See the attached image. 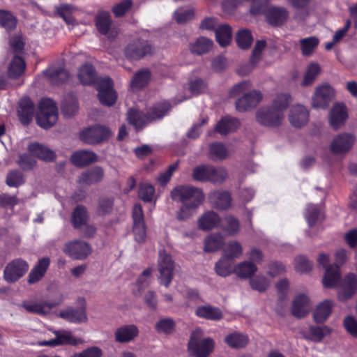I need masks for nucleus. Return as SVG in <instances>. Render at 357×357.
Masks as SVG:
<instances>
[{"label":"nucleus","instance_id":"f257e3e1","mask_svg":"<svg viewBox=\"0 0 357 357\" xmlns=\"http://www.w3.org/2000/svg\"><path fill=\"white\" fill-rule=\"evenodd\" d=\"M317 261L326 270L323 278L324 286L326 288L341 287L338 293L340 300H347L351 298L357 289L356 276L353 273H349L343 280H341L339 267L336 264L328 265L329 256L324 253L319 255Z\"/></svg>","mask_w":357,"mask_h":357},{"label":"nucleus","instance_id":"f03ea898","mask_svg":"<svg viewBox=\"0 0 357 357\" xmlns=\"http://www.w3.org/2000/svg\"><path fill=\"white\" fill-rule=\"evenodd\" d=\"M77 76L83 85L97 84L98 98L102 105L111 106L115 103L117 96L113 89L112 80L109 77L98 79L96 69L89 63L80 67Z\"/></svg>","mask_w":357,"mask_h":357},{"label":"nucleus","instance_id":"7ed1b4c3","mask_svg":"<svg viewBox=\"0 0 357 357\" xmlns=\"http://www.w3.org/2000/svg\"><path fill=\"white\" fill-rule=\"evenodd\" d=\"M291 101L288 93L278 94L273 100L271 106L261 107L256 113L257 121L264 126L277 127L282 124L284 118V111Z\"/></svg>","mask_w":357,"mask_h":357},{"label":"nucleus","instance_id":"20e7f679","mask_svg":"<svg viewBox=\"0 0 357 357\" xmlns=\"http://www.w3.org/2000/svg\"><path fill=\"white\" fill-rule=\"evenodd\" d=\"M170 105L165 101L153 105L144 115L135 108H130L127 113V119L137 130L145 126L149 121L162 119L170 110Z\"/></svg>","mask_w":357,"mask_h":357},{"label":"nucleus","instance_id":"39448f33","mask_svg":"<svg viewBox=\"0 0 357 357\" xmlns=\"http://www.w3.org/2000/svg\"><path fill=\"white\" fill-rule=\"evenodd\" d=\"M171 197L174 200L199 208L204 200V195L201 188L192 185H179L172 190Z\"/></svg>","mask_w":357,"mask_h":357},{"label":"nucleus","instance_id":"423d86ee","mask_svg":"<svg viewBox=\"0 0 357 357\" xmlns=\"http://www.w3.org/2000/svg\"><path fill=\"white\" fill-rule=\"evenodd\" d=\"M203 331L200 328L193 331L188 342V350L195 357H208L213 351L214 342L208 337L202 339Z\"/></svg>","mask_w":357,"mask_h":357},{"label":"nucleus","instance_id":"0eeeda50","mask_svg":"<svg viewBox=\"0 0 357 357\" xmlns=\"http://www.w3.org/2000/svg\"><path fill=\"white\" fill-rule=\"evenodd\" d=\"M40 112L36 116L39 126L47 129L54 126L58 118L57 109L54 102L50 98L41 100L39 103Z\"/></svg>","mask_w":357,"mask_h":357},{"label":"nucleus","instance_id":"6e6552de","mask_svg":"<svg viewBox=\"0 0 357 357\" xmlns=\"http://www.w3.org/2000/svg\"><path fill=\"white\" fill-rule=\"evenodd\" d=\"M132 233L136 242L139 244L145 243L146 238V227L144 222L142 207L136 204L132 208Z\"/></svg>","mask_w":357,"mask_h":357},{"label":"nucleus","instance_id":"1a4fd4ad","mask_svg":"<svg viewBox=\"0 0 357 357\" xmlns=\"http://www.w3.org/2000/svg\"><path fill=\"white\" fill-rule=\"evenodd\" d=\"M28 263L22 259H15L5 267L3 278L8 283H14L21 278L29 270Z\"/></svg>","mask_w":357,"mask_h":357},{"label":"nucleus","instance_id":"9d476101","mask_svg":"<svg viewBox=\"0 0 357 357\" xmlns=\"http://www.w3.org/2000/svg\"><path fill=\"white\" fill-rule=\"evenodd\" d=\"M63 252L73 259L84 260L91 254L92 248L85 241L75 240L66 243Z\"/></svg>","mask_w":357,"mask_h":357},{"label":"nucleus","instance_id":"9b49d317","mask_svg":"<svg viewBox=\"0 0 357 357\" xmlns=\"http://www.w3.org/2000/svg\"><path fill=\"white\" fill-rule=\"evenodd\" d=\"M111 135V130L106 127L96 126L88 128L79 134V138L88 144H96L107 139Z\"/></svg>","mask_w":357,"mask_h":357},{"label":"nucleus","instance_id":"f8f14e48","mask_svg":"<svg viewBox=\"0 0 357 357\" xmlns=\"http://www.w3.org/2000/svg\"><path fill=\"white\" fill-rule=\"evenodd\" d=\"M174 268V262L170 255L165 250H160L158 257L160 279L161 284L167 287L172 282Z\"/></svg>","mask_w":357,"mask_h":357},{"label":"nucleus","instance_id":"ddd939ff","mask_svg":"<svg viewBox=\"0 0 357 357\" xmlns=\"http://www.w3.org/2000/svg\"><path fill=\"white\" fill-rule=\"evenodd\" d=\"M334 96L333 88L328 84L317 86L312 96V105L315 109H326Z\"/></svg>","mask_w":357,"mask_h":357},{"label":"nucleus","instance_id":"4468645a","mask_svg":"<svg viewBox=\"0 0 357 357\" xmlns=\"http://www.w3.org/2000/svg\"><path fill=\"white\" fill-rule=\"evenodd\" d=\"M59 303L60 301L26 300L22 301L21 306L29 313L45 316Z\"/></svg>","mask_w":357,"mask_h":357},{"label":"nucleus","instance_id":"2eb2a0df","mask_svg":"<svg viewBox=\"0 0 357 357\" xmlns=\"http://www.w3.org/2000/svg\"><path fill=\"white\" fill-rule=\"evenodd\" d=\"M152 47L145 40H136L130 43L124 50V54L130 60H138L151 53Z\"/></svg>","mask_w":357,"mask_h":357},{"label":"nucleus","instance_id":"dca6fc26","mask_svg":"<svg viewBox=\"0 0 357 357\" xmlns=\"http://www.w3.org/2000/svg\"><path fill=\"white\" fill-rule=\"evenodd\" d=\"M95 24L100 33L107 36L109 38L116 36L117 33L112 28V20L108 12L99 11L96 16Z\"/></svg>","mask_w":357,"mask_h":357},{"label":"nucleus","instance_id":"f3484780","mask_svg":"<svg viewBox=\"0 0 357 357\" xmlns=\"http://www.w3.org/2000/svg\"><path fill=\"white\" fill-rule=\"evenodd\" d=\"M288 117L292 126L302 128L308 122L309 112L305 106L298 104L291 107Z\"/></svg>","mask_w":357,"mask_h":357},{"label":"nucleus","instance_id":"a211bd4d","mask_svg":"<svg viewBox=\"0 0 357 357\" xmlns=\"http://www.w3.org/2000/svg\"><path fill=\"white\" fill-rule=\"evenodd\" d=\"M55 338L48 341H43L39 342L40 346L55 347L61 344L77 345L80 340L74 337L69 331H54Z\"/></svg>","mask_w":357,"mask_h":357},{"label":"nucleus","instance_id":"6ab92c4d","mask_svg":"<svg viewBox=\"0 0 357 357\" xmlns=\"http://www.w3.org/2000/svg\"><path fill=\"white\" fill-rule=\"evenodd\" d=\"M261 98L262 96L258 91L246 93L236 101V108L238 112H246L255 107Z\"/></svg>","mask_w":357,"mask_h":357},{"label":"nucleus","instance_id":"aec40b11","mask_svg":"<svg viewBox=\"0 0 357 357\" xmlns=\"http://www.w3.org/2000/svg\"><path fill=\"white\" fill-rule=\"evenodd\" d=\"M139 333L137 326L135 324L123 325L114 332V340L119 343H128L133 341Z\"/></svg>","mask_w":357,"mask_h":357},{"label":"nucleus","instance_id":"412c9836","mask_svg":"<svg viewBox=\"0 0 357 357\" xmlns=\"http://www.w3.org/2000/svg\"><path fill=\"white\" fill-rule=\"evenodd\" d=\"M348 117L347 109L344 104L336 103L331 109L329 122L331 126L337 130L345 122Z\"/></svg>","mask_w":357,"mask_h":357},{"label":"nucleus","instance_id":"4be33fe9","mask_svg":"<svg viewBox=\"0 0 357 357\" xmlns=\"http://www.w3.org/2000/svg\"><path fill=\"white\" fill-rule=\"evenodd\" d=\"M59 316L68 321L74 324L84 323L88 320L85 305H82L77 308L72 307H68L67 309L61 311Z\"/></svg>","mask_w":357,"mask_h":357},{"label":"nucleus","instance_id":"5701e85b","mask_svg":"<svg viewBox=\"0 0 357 357\" xmlns=\"http://www.w3.org/2000/svg\"><path fill=\"white\" fill-rule=\"evenodd\" d=\"M354 142V137L350 134H340L331 142V150L336 154H342L347 152Z\"/></svg>","mask_w":357,"mask_h":357},{"label":"nucleus","instance_id":"b1692460","mask_svg":"<svg viewBox=\"0 0 357 357\" xmlns=\"http://www.w3.org/2000/svg\"><path fill=\"white\" fill-rule=\"evenodd\" d=\"M98 160L97 155L89 150H78L70 156V162L77 167L88 166Z\"/></svg>","mask_w":357,"mask_h":357},{"label":"nucleus","instance_id":"393cba45","mask_svg":"<svg viewBox=\"0 0 357 357\" xmlns=\"http://www.w3.org/2000/svg\"><path fill=\"white\" fill-rule=\"evenodd\" d=\"M50 264V259L49 257L40 259L29 274L27 279L28 283L33 284L40 281L45 275Z\"/></svg>","mask_w":357,"mask_h":357},{"label":"nucleus","instance_id":"a878e982","mask_svg":"<svg viewBox=\"0 0 357 357\" xmlns=\"http://www.w3.org/2000/svg\"><path fill=\"white\" fill-rule=\"evenodd\" d=\"M28 151L34 158L46 162L53 161L56 158V154L53 151L37 142L31 143L28 146Z\"/></svg>","mask_w":357,"mask_h":357},{"label":"nucleus","instance_id":"bb28decb","mask_svg":"<svg viewBox=\"0 0 357 357\" xmlns=\"http://www.w3.org/2000/svg\"><path fill=\"white\" fill-rule=\"evenodd\" d=\"M266 43L264 40H258L252 50V54L250 57V63L247 66L242 67L238 73L241 75L248 74L256 66L257 62L261 59V53L265 49Z\"/></svg>","mask_w":357,"mask_h":357},{"label":"nucleus","instance_id":"cd10ccee","mask_svg":"<svg viewBox=\"0 0 357 357\" xmlns=\"http://www.w3.org/2000/svg\"><path fill=\"white\" fill-rule=\"evenodd\" d=\"M33 104L29 98H23L20 100L17 114L20 121L26 125L30 123L33 116Z\"/></svg>","mask_w":357,"mask_h":357},{"label":"nucleus","instance_id":"c85d7f7f","mask_svg":"<svg viewBox=\"0 0 357 357\" xmlns=\"http://www.w3.org/2000/svg\"><path fill=\"white\" fill-rule=\"evenodd\" d=\"M195 313L199 318L212 321H218L222 317L221 310L218 307L211 305L198 306Z\"/></svg>","mask_w":357,"mask_h":357},{"label":"nucleus","instance_id":"c756f323","mask_svg":"<svg viewBox=\"0 0 357 357\" xmlns=\"http://www.w3.org/2000/svg\"><path fill=\"white\" fill-rule=\"evenodd\" d=\"M309 312V299L305 294H299L295 297L291 312L298 318L304 317Z\"/></svg>","mask_w":357,"mask_h":357},{"label":"nucleus","instance_id":"7c9ffc66","mask_svg":"<svg viewBox=\"0 0 357 357\" xmlns=\"http://www.w3.org/2000/svg\"><path fill=\"white\" fill-rule=\"evenodd\" d=\"M220 223V217L211 211L204 213L198 220V226L203 231L211 230L218 227Z\"/></svg>","mask_w":357,"mask_h":357},{"label":"nucleus","instance_id":"2f4dec72","mask_svg":"<svg viewBox=\"0 0 357 357\" xmlns=\"http://www.w3.org/2000/svg\"><path fill=\"white\" fill-rule=\"evenodd\" d=\"M240 126L238 119L226 116L222 117L215 126V131L221 135H227L235 131Z\"/></svg>","mask_w":357,"mask_h":357},{"label":"nucleus","instance_id":"473e14b6","mask_svg":"<svg viewBox=\"0 0 357 357\" xmlns=\"http://www.w3.org/2000/svg\"><path fill=\"white\" fill-rule=\"evenodd\" d=\"M234 260L222 255L215 265V273L221 277H227L235 273Z\"/></svg>","mask_w":357,"mask_h":357},{"label":"nucleus","instance_id":"72a5a7b5","mask_svg":"<svg viewBox=\"0 0 357 357\" xmlns=\"http://www.w3.org/2000/svg\"><path fill=\"white\" fill-rule=\"evenodd\" d=\"M213 206L218 209H227L231 206V197L227 191H215L209 195Z\"/></svg>","mask_w":357,"mask_h":357},{"label":"nucleus","instance_id":"f704fd0d","mask_svg":"<svg viewBox=\"0 0 357 357\" xmlns=\"http://www.w3.org/2000/svg\"><path fill=\"white\" fill-rule=\"evenodd\" d=\"M333 306V303L330 300H326L320 303L313 314L314 321L317 323L324 322L330 316Z\"/></svg>","mask_w":357,"mask_h":357},{"label":"nucleus","instance_id":"c9c22d12","mask_svg":"<svg viewBox=\"0 0 357 357\" xmlns=\"http://www.w3.org/2000/svg\"><path fill=\"white\" fill-rule=\"evenodd\" d=\"M103 176V170L100 167H95L83 172L79 178L81 183L91 185L100 181Z\"/></svg>","mask_w":357,"mask_h":357},{"label":"nucleus","instance_id":"e433bc0d","mask_svg":"<svg viewBox=\"0 0 357 357\" xmlns=\"http://www.w3.org/2000/svg\"><path fill=\"white\" fill-rule=\"evenodd\" d=\"M225 342L231 348L241 349L249 342L247 335L238 332H234L225 337Z\"/></svg>","mask_w":357,"mask_h":357},{"label":"nucleus","instance_id":"4c0bfd02","mask_svg":"<svg viewBox=\"0 0 357 357\" xmlns=\"http://www.w3.org/2000/svg\"><path fill=\"white\" fill-rule=\"evenodd\" d=\"M288 17V12L284 8L273 7L269 10L268 20L271 24H282Z\"/></svg>","mask_w":357,"mask_h":357},{"label":"nucleus","instance_id":"58836bf2","mask_svg":"<svg viewBox=\"0 0 357 357\" xmlns=\"http://www.w3.org/2000/svg\"><path fill=\"white\" fill-rule=\"evenodd\" d=\"M25 67V62L22 57L14 56L8 67V76L12 79L19 77L23 74Z\"/></svg>","mask_w":357,"mask_h":357},{"label":"nucleus","instance_id":"ea45409f","mask_svg":"<svg viewBox=\"0 0 357 357\" xmlns=\"http://www.w3.org/2000/svg\"><path fill=\"white\" fill-rule=\"evenodd\" d=\"M88 218L86 208L84 206L79 205L74 208L72 213L71 222L75 229H79L86 225Z\"/></svg>","mask_w":357,"mask_h":357},{"label":"nucleus","instance_id":"a19ab883","mask_svg":"<svg viewBox=\"0 0 357 357\" xmlns=\"http://www.w3.org/2000/svg\"><path fill=\"white\" fill-rule=\"evenodd\" d=\"M151 79V72L143 69L137 72L131 80L130 85L133 90H139L146 86Z\"/></svg>","mask_w":357,"mask_h":357},{"label":"nucleus","instance_id":"79ce46f5","mask_svg":"<svg viewBox=\"0 0 357 357\" xmlns=\"http://www.w3.org/2000/svg\"><path fill=\"white\" fill-rule=\"evenodd\" d=\"M257 271L255 264L250 261H243L236 265L235 274L241 278H248L254 275Z\"/></svg>","mask_w":357,"mask_h":357},{"label":"nucleus","instance_id":"37998d69","mask_svg":"<svg viewBox=\"0 0 357 357\" xmlns=\"http://www.w3.org/2000/svg\"><path fill=\"white\" fill-rule=\"evenodd\" d=\"M44 73L55 84L63 82L68 77V72L61 68L50 67Z\"/></svg>","mask_w":357,"mask_h":357},{"label":"nucleus","instance_id":"c03bdc74","mask_svg":"<svg viewBox=\"0 0 357 357\" xmlns=\"http://www.w3.org/2000/svg\"><path fill=\"white\" fill-rule=\"evenodd\" d=\"M243 254V246L237 241H229L223 249V255L233 259H238Z\"/></svg>","mask_w":357,"mask_h":357},{"label":"nucleus","instance_id":"a18cd8bd","mask_svg":"<svg viewBox=\"0 0 357 357\" xmlns=\"http://www.w3.org/2000/svg\"><path fill=\"white\" fill-rule=\"evenodd\" d=\"M215 37L220 45L222 47L228 45L232 37L231 28L227 24L220 26L215 29Z\"/></svg>","mask_w":357,"mask_h":357},{"label":"nucleus","instance_id":"49530a36","mask_svg":"<svg viewBox=\"0 0 357 357\" xmlns=\"http://www.w3.org/2000/svg\"><path fill=\"white\" fill-rule=\"evenodd\" d=\"M212 47V40L201 37L190 45V50L192 53L200 55L209 52Z\"/></svg>","mask_w":357,"mask_h":357},{"label":"nucleus","instance_id":"de8ad7c7","mask_svg":"<svg viewBox=\"0 0 357 357\" xmlns=\"http://www.w3.org/2000/svg\"><path fill=\"white\" fill-rule=\"evenodd\" d=\"M208 155L213 160H224L228 155V151L223 144L215 142L209 145Z\"/></svg>","mask_w":357,"mask_h":357},{"label":"nucleus","instance_id":"09e8293b","mask_svg":"<svg viewBox=\"0 0 357 357\" xmlns=\"http://www.w3.org/2000/svg\"><path fill=\"white\" fill-rule=\"evenodd\" d=\"M320 70V66L318 63L314 62L310 63L306 68L301 85L303 86L311 85L318 76Z\"/></svg>","mask_w":357,"mask_h":357},{"label":"nucleus","instance_id":"8fccbe9b","mask_svg":"<svg viewBox=\"0 0 357 357\" xmlns=\"http://www.w3.org/2000/svg\"><path fill=\"white\" fill-rule=\"evenodd\" d=\"M61 110L63 114L68 117L73 116L78 110L77 98L73 96H69L66 98L62 101Z\"/></svg>","mask_w":357,"mask_h":357},{"label":"nucleus","instance_id":"3c124183","mask_svg":"<svg viewBox=\"0 0 357 357\" xmlns=\"http://www.w3.org/2000/svg\"><path fill=\"white\" fill-rule=\"evenodd\" d=\"M222 243V237L220 234H211L205 239L204 250L208 252H215L221 248Z\"/></svg>","mask_w":357,"mask_h":357},{"label":"nucleus","instance_id":"603ef678","mask_svg":"<svg viewBox=\"0 0 357 357\" xmlns=\"http://www.w3.org/2000/svg\"><path fill=\"white\" fill-rule=\"evenodd\" d=\"M239 222L233 216H227L222 222L221 227L229 236L236 235L239 231Z\"/></svg>","mask_w":357,"mask_h":357},{"label":"nucleus","instance_id":"864d4df0","mask_svg":"<svg viewBox=\"0 0 357 357\" xmlns=\"http://www.w3.org/2000/svg\"><path fill=\"white\" fill-rule=\"evenodd\" d=\"M209 173V182L213 183H222L227 177V170L222 167L210 165Z\"/></svg>","mask_w":357,"mask_h":357},{"label":"nucleus","instance_id":"5fc2aeb1","mask_svg":"<svg viewBox=\"0 0 357 357\" xmlns=\"http://www.w3.org/2000/svg\"><path fill=\"white\" fill-rule=\"evenodd\" d=\"M236 40L241 49L246 50L250 47L253 38L249 30L241 29L236 33Z\"/></svg>","mask_w":357,"mask_h":357},{"label":"nucleus","instance_id":"6e6d98bb","mask_svg":"<svg viewBox=\"0 0 357 357\" xmlns=\"http://www.w3.org/2000/svg\"><path fill=\"white\" fill-rule=\"evenodd\" d=\"M319 42V39L315 36L301 39L300 45L303 54L304 56L311 55L318 45Z\"/></svg>","mask_w":357,"mask_h":357},{"label":"nucleus","instance_id":"4d7b16f0","mask_svg":"<svg viewBox=\"0 0 357 357\" xmlns=\"http://www.w3.org/2000/svg\"><path fill=\"white\" fill-rule=\"evenodd\" d=\"M16 18L9 12L0 10V26L7 31H11L16 26Z\"/></svg>","mask_w":357,"mask_h":357},{"label":"nucleus","instance_id":"13d9d810","mask_svg":"<svg viewBox=\"0 0 357 357\" xmlns=\"http://www.w3.org/2000/svg\"><path fill=\"white\" fill-rule=\"evenodd\" d=\"M210 165H202L194 168L192 176L194 180L200 182L209 181Z\"/></svg>","mask_w":357,"mask_h":357},{"label":"nucleus","instance_id":"bf43d9fd","mask_svg":"<svg viewBox=\"0 0 357 357\" xmlns=\"http://www.w3.org/2000/svg\"><path fill=\"white\" fill-rule=\"evenodd\" d=\"M320 216V209L317 205L308 204L305 211V218L310 227L314 226Z\"/></svg>","mask_w":357,"mask_h":357},{"label":"nucleus","instance_id":"052dcab7","mask_svg":"<svg viewBox=\"0 0 357 357\" xmlns=\"http://www.w3.org/2000/svg\"><path fill=\"white\" fill-rule=\"evenodd\" d=\"M310 333L312 336L311 339L313 341L321 342L324 337L331 333V329L326 326H310Z\"/></svg>","mask_w":357,"mask_h":357},{"label":"nucleus","instance_id":"680f3d73","mask_svg":"<svg viewBox=\"0 0 357 357\" xmlns=\"http://www.w3.org/2000/svg\"><path fill=\"white\" fill-rule=\"evenodd\" d=\"M250 284L252 289L263 292L268 289L270 282L264 276L257 275L250 279Z\"/></svg>","mask_w":357,"mask_h":357},{"label":"nucleus","instance_id":"e2e57ef3","mask_svg":"<svg viewBox=\"0 0 357 357\" xmlns=\"http://www.w3.org/2000/svg\"><path fill=\"white\" fill-rule=\"evenodd\" d=\"M155 193L154 187L149 183H142L139 185V197L145 202H151Z\"/></svg>","mask_w":357,"mask_h":357},{"label":"nucleus","instance_id":"0e129e2a","mask_svg":"<svg viewBox=\"0 0 357 357\" xmlns=\"http://www.w3.org/2000/svg\"><path fill=\"white\" fill-rule=\"evenodd\" d=\"M24 183V178L22 172L18 170H13L8 172L6 177V183L10 187H18Z\"/></svg>","mask_w":357,"mask_h":357},{"label":"nucleus","instance_id":"69168bd1","mask_svg":"<svg viewBox=\"0 0 357 357\" xmlns=\"http://www.w3.org/2000/svg\"><path fill=\"white\" fill-rule=\"evenodd\" d=\"M73 8L68 4L62 5L57 8L58 15L63 19L68 24H74L75 18L72 15Z\"/></svg>","mask_w":357,"mask_h":357},{"label":"nucleus","instance_id":"338daca9","mask_svg":"<svg viewBox=\"0 0 357 357\" xmlns=\"http://www.w3.org/2000/svg\"><path fill=\"white\" fill-rule=\"evenodd\" d=\"M17 164L24 170H31L36 166V161L33 155L23 153L20 155Z\"/></svg>","mask_w":357,"mask_h":357},{"label":"nucleus","instance_id":"774afa93","mask_svg":"<svg viewBox=\"0 0 357 357\" xmlns=\"http://www.w3.org/2000/svg\"><path fill=\"white\" fill-rule=\"evenodd\" d=\"M194 13L190 9L178 8L174 12V17L177 23L183 24L192 19Z\"/></svg>","mask_w":357,"mask_h":357}]
</instances>
